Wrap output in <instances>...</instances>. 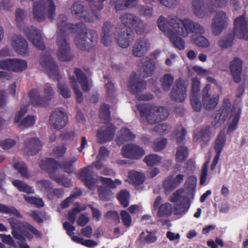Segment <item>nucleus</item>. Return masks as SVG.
<instances>
[{"mask_svg": "<svg viewBox=\"0 0 248 248\" xmlns=\"http://www.w3.org/2000/svg\"><path fill=\"white\" fill-rule=\"evenodd\" d=\"M99 180L103 184L112 189L116 188L118 186L122 184V181L118 179H115L114 180H113L110 178L101 176L99 177Z\"/></svg>", "mask_w": 248, "mask_h": 248, "instance_id": "obj_45", "label": "nucleus"}, {"mask_svg": "<svg viewBox=\"0 0 248 248\" xmlns=\"http://www.w3.org/2000/svg\"><path fill=\"white\" fill-rule=\"evenodd\" d=\"M114 29L116 31L117 27L114 29V26L110 22H105L102 27L101 34V41L105 46H109L112 43V38L115 36Z\"/></svg>", "mask_w": 248, "mask_h": 248, "instance_id": "obj_22", "label": "nucleus"}, {"mask_svg": "<svg viewBox=\"0 0 248 248\" xmlns=\"http://www.w3.org/2000/svg\"><path fill=\"white\" fill-rule=\"evenodd\" d=\"M209 163V161H206L202 167L200 180V184L201 185H204L206 181Z\"/></svg>", "mask_w": 248, "mask_h": 248, "instance_id": "obj_58", "label": "nucleus"}, {"mask_svg": "<svg viewBox=\"0 0 248 248\" xmlns=\"http://www.w3.org/2000/svg\"><path fill=\"white\" fill-rule=\"evenodd\" d=\"M16 143V141L11 139H7L5 140L0 141V146L4 150H7L12 148Z\"/></svg>", "mask_w": 248, "mask_h": 248, "instance_id": "obj_63", "label": "nucleus"}, {"mask_svg": "<svg viewBox=\"0 0 248 248\" xmlns=\"http://www.w3.org/2000/svg\"><path fill=\"white\" fill-rule=\"evenodd\" d=\"M45 96H40V92L38 89H33L29 93L30 102L34 107H46L48 101L52 99L54 93L50 84L46 83L44 88Z\"/></svg>", "mask_w": 248, "mask_h": 248, "instance_id": "obj_8", "label": "nucleus"}, {"mask_svg": "<svg viewBox=\"0 0 248 248\" xmlns=\"http://www.w3.org/2000/svg\"><path fill=\"white\" fill-rule=\"evenodd\" d=\"M226 142V136L225 130H220L217 136L214 144V149L217 154H221Z\"/></svg>", "mask_w": 248, "mask_h": 248, "instance_id": "obj_33", "label": "nucleus"}, {"mask_svg": "<svg viewBox=\"0 0 248 248\" xmlns=\"http://www.w3.org/2000/svg\"><path fill=\"white\" fill-rule=\"evenodd\" d=\"M242 64V60L237 57H235L230 63V70L233 79L236 83H239L241 80Z\"/></svg>", "mask_w": 248, "mask_h": 248, "instance_id": "obj_23", "label": "nucleus"}, {"mask_svg": "<svg viewBox=\"0 0 248 248\" xmlns=\"http://www.w3.org/2000/svg\"><path fill=\"white\" fill-rule=\"evenodd\" d=\"M8 222L11 226L14 238L21 242L25 241L26 238L29 240L32 239L33 235L29 232L38 238H41L42 236L40 231L28 222H20L14 217L8 218Z\"/></svg>", "mask_w": 248, "mask_h": 248, "instance_id": "obj_3", "label": "nucleus"}, {"mask_svg": "<svg viewBox=\"0 0 248 248\" xmlns=\"http://www.w3.org/2000/svg\"><path fill=\"white\" fill-rule=\"evenodd\" d=\"M200 82L198 78L192 79L190 96H200Z\"/></svg>", "mask_w": 248, "mask_h": 248, "instance_id": "obj_55", "label": "nucleus"}, {"mask_svg": "<svg viewBox=\"0 0 248 248\" xmlns=\"http://www.w3.org/2000/svg\"><path fill=\"white\" fill-rule=\"evenodd\" d=\"M79 178L90 189L93 190L95 187L97 180L93 176L92 167L87 166L82 168L78 174Z\"/></svg>", "mask_w": 248, "mask_h": 248, "instance_id": "obj_20", "label": "nucleus"}, {"mask_svg": "<svg viewBox=\"0 0 248 248\" xmlns=\"http://www.w3.org/2000/svg\"><path fill=\"white\" fill-rule=\"evenodd\" d=\"M120 19L123 24L130 28L136 24L139 18L133 14L125 13L120 16Z\"/></svg>", "mask_w": 248, "mask_h": 248, "instance_id": "obj_32", "label": "nucleus"}, {"mask_svg": "<svg viewBox=\"0 0 248 248\" xmlns=\"http://www.w3.org/2000/svg\"><path fill=\"white\" fill-rule=\"evenodd\" d=\"M0 213L14 215L18 218H22V216L19 212L15 207L8 206L0 203Z\"/></svg>", "mask_w": 248, "mask_h": 248, "instance_id": "obj_46", "label": "nucleus"}, {"mask_svg": "<svg viewBox=\"0 0 248 248\" xmlns=\"http://www.w3.org/2000/svg\"><path fill=\"white\" fill-rule=\"evenodd\" d=\"M173 133L177 137L176 140L178 146L176 154V160L177 162H181L186 159L189 154L187 147L183 146L186 131L182 125H180L174 130Z\"/></svg>", "mask_w": 248, "mask_h": 248, "instance_id": "obj_10", "label": "nucleus"}, {"mask_svg": "<svg viewBox=\"0 0 248 248\" xmlns=\"http://www.w3.org/2000/svg\"><path fill=\"white\" fill-rule=\"evenodd\" d=\"M74 73L78 82L80 84L83 91L87 92L89 90L88 78L86 75L78 68L74 69Z\"/></svg>", "mask_w": 248, "mask_h": 248, "instance_id": "obj_31", "label": "nucleus"}, {"mask_svg": "<svg viewBox=\"0 0 248 248\" xmlns=\"http://www.w3.org/2000/svg\"><path fill=\"white\" fill-rule=\"evenodd\" d=\"M24 31L27 38L34 46L42 51L46 49L41 33L39 30L31 26L25 28Z\"/></svg>", "mask_w": 248, "mask_h": 248, "instance_id": "obj_12", "label": "nucleus"}, {"mask_svg": "<svg viewBox=\"0 0 248 248\" xmlns=\"http://www.w3.org/2000/svg\"><path fill=\"white\" fill-rule=\"evenodd\" d=\"M211 138V131L210 126H207L202 129L198 133L193 135V139L197 141L201 140L203 142L206 143Z\"/></svg>", "mask_w": 248, "mask_h": 248, "instance_id": "obj_34", "label": "nucleus"}, {"mask_svg": "<svg viewBox=\"0 0 248 248\" xmlns=\"http://www.w3.org/2000/svg\"><path fill=\"white\" fill-rule=\"evenodd\" d=\"M57 87L60 94L64 98H67L70 97L71 92L67 86L65 84L60 83L58 81Z\"/></svg>", "mask_w": 248, "mask_h": 248, "instance_id": "obj_53", "label": "nucleus"}, {"mask_svg": "<svg viewBox=\"0 0 248 248\" xmlns=\"http://www.w3.org/2000/svg\"><path fill=\"white\" fill-rule=\"evenodd\" d=\"M159 29L170 38L173 46L180 50L185 48L184 40L177 34L186 37L190 33L202 34L205 30L199 23L189 18L179 19L177 16L170 15L166 21L165 18L160 16L157 22Z\"/></svg>", "mask_w": 248, "mask_h": 248, "instance_id": "obj_2", "label": "nucleus"}, {"mask_svg": "<svg viewBox=\"0 0 248 248\" xmlns=\"http://www.w3.org/2000/svg\"><path fill=\"white\" fill-rule=\"evenodd\" d=\"M55 10L56 6L53 0H39L34 1L32 6L33 17L38 21L45 20L46 16L53 20Z\"/></svg>", "mask_w": 248, "mask_h": 248, "instance_id": "obj_6", "label": "nucleus"}, {"mask_svg": "<svg viewBox=\"0 0 248 248\" xmlns=\"http://www.w3.org/2000/svg\"><path fill=\"white\" fill-rule=\"evenodd\" d=\"M146 82L138 78L136 73L129 79L128 84L129 90L139 100L148 101L154 98V96L151 93L140 94V93L146 89Z\"/></svg>", "mask_w": 248, "mask_h": 248, "instance_id": "obj_9", "label": "nucleus"}, {"mask_svg": "<svg viewBox=\"0 0 248 248\" xmlns=\"http://www.w3.org/2000/svg\"><path fill=\"white\" fill-rule=\"evenodd\" d=\"M77 160V158H73L69 161L63 160L60 164L54 158H46L40 162L39 166L47 173L54 172L56 170L60 168L64 171L71 173L74 170L73 164Z\"/></svg>", "mask_w": 248, "mask_h": 248, "instance_id": "obj_7", "label": "nucleus"}, {"mask_svg": "<svg viewBox=\"0 0 248 248\" xmlns=\"http://www.w3.org/2000/svg\"><path fill=\"white\" fill-rule=\"evenodd\" d=\"M10 70L14 72H22L27 68V62L26 61L11 59Z\"/></svg>", "mask_w": 248, "mask_h": 248, "instance_id": "obj_35", "label": "nucleus"}, {"mask_svg": "<svg viewBox=\"0 0 248 248\" xmlns=\"http://www.w3.org/2000/svg\"><path fill=\"white\" fill-rule=\"evenodd\" d=\"M99 117L104 121L105 124L109 123L111 120L110 117V106L108 104L103 103L99 109Z\"/></svg>", "mask_w": 248, "mask_h": 248, "instance_id": "obj_36", "label": "nucleus"}, {"mask_svg": "<svg viewBox=\"0 0 248 248\" xmlns=\"http://www.w3.org/2000/svg\"><path fill=\"white\" fill-rule=\"evenodd\" d=\"M161 158L156 154H150L146 155L143 160L148 166H153L158 165L160 162Z\"/></svg>", "mask_w": 248, "mask_h": 248, "instance_id": "obj_49", "label": "nucleus"}, {"mask_svg": "<svg viewBox=\"0 0 248 248\" xmlns=\"http://www.w3.org/2000/svg\"><path fill=\"white\" fill-rule=\"evenodd\" d=\"M68 116L65 112L59 109L53 111L49 118L50 124L55 129H61L66 124Z\"/></svg>", "mask_w": 248, "mask_h": 248, "instance_id": "obj_15", "label": "nucleus"}, {"mask_svg": "<svg viewBox=\"0 0 248 248\" xmlns=\"http://www.w3.org/2000/svg\"><path fill=\"white\" fill-rule=\"evenodd\" d=\"M150 43L147 39L140 38L137 40L133 46L132 54L136 57H141L147 52Z\"/></svg>", "mask_w": 248, "mask_h": 248, "instance_id": "obj_24", "label": "nucleus"}, {"mask_svg": "<svg viewBox=\"0 0 248 248\" xmlns=\"http://www.w3.org/2000/svg\"><path fill=\"white\" fill-rule=\"evenodd\" d=\"M117 198L121 204L124 207H127L129 205L130 198L129 192L125 189L121 190L117 194Z\"/></svg>", "mask_w": 248, "mask_h": 248, "instance_id": "obj_43", "label": "nucleus"}, {"mask_svg": "<svg viewBox=\"0 0 248 248\" xmlns=\"http://www.w3.org/2000/svg\"><path fill=\"white\" fill-rule=\"evenodd\" d=\"M84 210H85V208H82L80 206L73 208L71 210L69 211L68 212V220L72 223H74L76 220L77 215Z\"/></svg>", "mask_w": 248, "mask_h": 248, "instance_id": "obj_51", "label": "nucleus"}, {"mask_svg": "<svg viewBox=\"0 0 248 248\" xmlns=\"http://www.w3.org/2000/svg\"><path fill=\"white\" fill-rule=\"evenodd\" d=\"M121 217L124 225L125 227H129L132 222V218L130 214L125 210L121 212Z\"/></svg>", "mask_w": 248, "mask_h": 248, "instance_id": "obj_60", "label": "nucleus"}, {"mask_svg": "<svg viewBox=\"0 0 248 248\" xmlns=\"http://www.w3.org/2000/svg\"><path fill=\"white\" fill-rule=\"evenodd\" d=\"M122 153L124 157L139 159L141 158L145 153L144 149L140 146L134 144H128L122 147Z\"/></svg>", "mask_w": 248, "mask_h": 248, "instance_id": "obj_18", "label": "nucleus"}, {"mask_svg": "<svg viewBox=\"0 0 248 248\" xmlns=\"http://www.w3.org/2000/svg\"><path fill=\"white\" fill-rule=\"evenodd\" d=\"M162 88L163 91H169L173 82L174 77L170 74H166L160 79Z\"/></svg>", "mask_w": 248, "mask_h": 248, "instance_id": "obj_38", "label": "nucleus"}, {"mask_svg": "<svg viewBox=\"0 0 248 248\" xmlns=\"http://www.w3.org/2000/svg\"><path fill=\"white\" fill-rule=\"evenodd\" d=\"M231 104L228 98L224 99L222 107L217 110L214 116L215 123L213 124L215 127H219L227 119L230 111Z\"/></svg>", "mask_w": 248, "mask_h": 248, "instance_id": "obj_17", "label": "nucleus"}, {"mask_svg": "<svg viewBox=\"0 0 248 248\" xmlns=\"http://www.w3.org/2000/svg\"><path fill=\"white\" fill-rule=\"evenodd\" d=\"M69 82L71 84V88L74 91L77 102L78 103H81L83 100V94L80 91L78 85L74 76L70 77Z\"/></svg>", "mask_w": 248, "mask_h": 248, "instance_id": "obj_39", "label": "nucleus"}, {"mask_svg": "<svg viewBox=\"0 0 248 248\" xmlns=\"http://www.w3.org/2000/svg\"><path fill=\"white\" fill-rule=\"evenodd\" d=\"M121 134L117 139V142L123 143L135 139V135L127 127H123L121 130Z\"/></svg>", "mask_w": 248, "mask_h": 248, "instance_id": "obj_37", "label": "nucleus"}, {"mask_svg": "<svg viewBox=\"0 0 248 248\" xmlns=\"http://www.w3.org/2000/svg\"><path fill=\"white\" fill-rule=\"evenodd\" d=\"M169 125L166 124H159L155 127V131L160 135H165L169 132Z\"/></svg>", "mask_w": 248, "mask_h": 248, "instance_id": "obj_62", "label": "nucleus"}, {"mask_svg": "<svg viewBox=\"0 0 248 248\" xmlns=\"http://www.w3.org/2000/svg\"><path fill=\"white\" fill-rule=\"evenodd\" d=\"M233 34H228L222 37L218 42L222 49L231 47L233 44L234 36L237 38L248 41V24L244 15L237 17L234 21Z\"/></svg>", "mask_w": 248, "mask_h": 248, "instance_id": "obj_4", "label": "nucleus"}, {"mask_svg": "<svg viewBox=\"0 0 248 248\" xmlns=\"http://www.w3.org/2000/svg\"><path fill=\"white\" fill-rule=\"evenodd\" d=\"M139 11L141 15L151 16L153 15L154 10L152 7L142 5L139 7Z\"/></svg>", "mask_w": 248, "mask_h": 248, "instance_id": "obj_64", "label": "nucleus"}, {"mask_svg": "<svg viewBox=\"0 0 248 248\" xmlns=\"http://www.w3.org/2000/svg\"><path fill=\"white\" fill-rule=\"evenodd\" d=\"M40 64L46 69L49 77L58 76L59 72L58 66L52 59L50 54L47 52H46L41 56Z\"/></svg>", "mask_w": 248, "mask_h": 248, "instance_id": "obj_19", "label": "nucleus"}, {"mask_svg": "<svg viewBox=\"0 0 248 248\" xmlns=\"http://www.w3.org/2000/svg\"><path fill=\"white\" fill-rule=\"evenodd\" d=\"M135 38L134 32L130 29H126L123 31L119 33L115 37L118 44L123 48L128 47Z\"/></svg>", "mask_w": 248, "mask_h": 248, "instance_id": "obj_25", "label": "nucleus"}, {"mask_svg": "<svg viewBox=\"0 0 248 248\" xmlns=\"http://www.w3.org/2000/svg\"><path fill=\"white\" fill-rule=\"evenodd\" d=\"M141 117L146 116L148 123L151 124L165 120L169 115L168 110L164 107L155 106L149 103L137 105Z\"/></svg>", "mask_w": 248, "mask_h": 248, "instance_id": "obj_5", "label": "nucleus"}, {"mask_svg": "<svg viewBox=\"0 0 248 248\" xmlns=\"http://www.w3.org/2000/svg\"><path fill=\"white\" fill-rule=\"evenodd\" d=\"M192 38L195 44L198 46L206 48L209 46L210 43L208 40L202 35L197 36L193 35Z\"/></svg>", "mask_w": 248, "mask_h": 248, "instance_id": "obj_50", "label": "nucleus"}, {"mask_svg": "<svg viewBox=\"0 0 248 248\" xmlns=\"http://www.w3.org/2000/svg\"><path fill=\"white\" fill-rule=\"evenodd\" d=\"M15 169L18 170L22 176H28V171L26 164L23 162H17L14 165Z\"/></svg>", "mask_w": 248, "mask_h": 248, "instance_id": "obj_56", "label": "nucleus"}, {"mask_svg": "<svg viewBox=\"0 0 248 248\" xmlns=\"http://www.w3.org/2000/svg\"><path fill=\"white\" fill-rule=\"evenodd\" d=\"M98 196L100 200L108 201L110 200L112 191L106 187L100 186L97 189Z\"/></svg>", "mask_w": 248, "mask_h": 248, "instance_id": "obj_48", "label": "nucleus"}, {"mask_svg": "<svg viewBox=\"0 0 248 248\" xmlns=\"http://www.w3.org/2000/svg\"><path fill=\"white\" fill-rule=\"evenodd\" d=\"M167 140L166 139H162L155 141L153 143L154 150L156 151H160L164 149L166 146Z\"/></svg>", "mask_w": 248, "mask_h": 248, "instance_id": "obj_61", "label": "nucleus"}, {"mask_svg": "<svg viewBox=\"0 0 248 248\" xmlns=\"http://www.w3.org/2000/svg\"><path fill=\"white\" fill-rule=\"evenodd\" d=\"M12 45L15 51L18 54H25L28 51V45L23 37H17L13 42Z\"/></svg>", "mask_w": 248, "mask_h": 248, "instance_id": "obj_30", "label": "nucleus"}, {"mask_svg": "<svg viewBox=\"0 0 248 248\" xmlns=\"http://www.w3.org/2000/svg\"><path fill=\"white\" fill-rule=\"evenodd\" d=\"M129 179L133 184L140 185L144 182L145 176L140 172L132 170L129 172Z\"/></svg>", "mask_w": 248, "mask_h": 248, "instance_id": "obj_42", "label": "nucleus"}, {"mask_svg": "<svg viewBox=\"0 0 248 248\" xmlns=\"http://www.w3.org/2000/svg\"><path fill=\"white\" fill-rule=\"evenodd\" d=\"M71 13L79 19H83L86 22H93L95 16L93 10L90 13L85 9L82 2L78 1L74 3L71 8Z\"/></svg>", "mask_w": 248, "mask_h": 248, "instance_id": "obj_14", "label": "nucleus"}, {"mask_svg": "<svg viewBox=\"0 0 248 248\" xmlns=\"http://www.w3.org/2000/svg\"><path fill=\"white\" fill-rule=\"evenodd\" d=\"M227 24V17L225 12L218 11L212 21V28L213 34L216 36L220 34L226 28Z\"/></svg>", "mask_w": 248, "mask_h": 248, "instance_id": "obj_16", "label": "nucleus"}, {"mask_svg": "<svg viewBox=\"0 0 248 248\" xmlns=\"http://www.w3.org/2000/svg\"><path fill=\"white\" fill-rule=\"evenodd\" d=\"M116 128L113 125L104 126L98 129L96 137L99 143H104L112 140L114 137Z\"/></svg>", "mask_w": 248, "mask_h": 248, "instance_id": "obj_21", "label": "nucleus"}, {"mask_svg": "<svg viewBox=\"0 0 248 248\" xmlns=\"http://www.w3.org/2000/svg\"><path fill=\"white\" fill-rule=\"evenodd\" d=\"M192 6L195 15L201 18L208 12L213 13L216 7L212 0H193Z\"/></svg>", "mask_w": 248, "mask_h": 248, "instance_id": "obj_11", "label": "nucleus"}, {"mask_svg": "<svg viewBox=\"0 0 248 248\" xmlns=\"http://www.w3.org/2000/svg\"><path fill=\"white\" fill-rule=\"evenodd\" d=\"M158 209L157 214L159 217H163L166 216H169L171 215V204L167 202L162 204Z\"/></svg>", "mask_w": 248, "mask_h": 248, "instance_id": "obj_47", "label": "nucleus"}, {"mask_svg": "<svg viewBox=\"0 0 248 248\" xmlns=\"http://www.w3.org/2000/svg\"><path fill=\"white\" fill-rule=\"evenodd\" d=\"M149 234L144 236L145 232H142L139 236L138 241L142 244H151L156 242L157 237L153 234L152 232L147 231Z\"/></svg>", "mask_w": 248, "mask_h": 248, "instance_id": "obj_44", "label": "nucleus"}, {"mask_svg": "<svg viewBox=\"0 0 248 248\" xmlns=\"http://www.w3.org/2000/svg\"><path fill=\"white\" fill-rule=\"evenodd\" d=\"M50 178L56 183L62 185L65 187H69L71 186V180L64 175L57 176L54 172L48 173Z\"/></svg>", "mask_w": 248, "mask_h": 248, "instance_id": "obj_40", "label": "nucleus"}, {"mask_svg": "<svg viewBox=\"0 0 248 248\" xmlns=\"http://www.w3.org/2000/svg\"><path fill=\"white\" fill-rule=\"evenodd\" d=\"M57 44L59 46L57 56L61 61H70L73 58L66 39V35L68 31L71 33H77L75 43L77 47L81 50L89 51L96 43L97 32L94 30H87L85 25L82 22L76 24L68 23L66 16L63 14H61L57 19Z\"/></svg>", "mask_w": 248, "mask_h": 248, "instance_id": "obj_1", "label": "nucleus"}, {"mask_svg": "<svg viewBox=\"0 0 248 248\" xmlns=\"http://www.w3.org/2000/svg\"><path fill=\"white\" fill-rule=\"evenodd\" d=\"M190 103L195 111L199 112L201 110L202 104L200 101V96H190Z\"/></svg>", "mask_w": 248, "mask_h": 248, "instance_id": "obj_52", "label": "nucleus"}, {"mask_svg": "<svg viewBox=\"0 0 248 248\" xmlns=\"http://www.w3.org/2000/svg\"><path fill=\"white\" fill-rule=\"evenodd\" d=\"M24 198L27 202L33 204L37 207H42L44 206V203L41 198L30 197L27 195H24Z\"/></svg>", "mask_w": 248, "mask_h": 248, "instance_id": "obj_54", "label": "nucleus"}, {"mask_svg": "<svg viewBox=\"0 0 248 248\" xmlns=\"http://www.w3.org/2000/svg\"><path fill=\"white\" fill-rule=\"evenodd\" d=\"M184 175L179 174L174 178L172 175L169 176L164 182V187L166 191H171L175 189L183 181Z\"/></svg>", "mask_w": 248, "mask_h": 248, "instance_id": "obj_28", "label": "nucleus"}, {"mask_svg": "<svg viewBox=\"0 0 248 248\" xmlns=\"http://www.w3.org/2000/svg\"><path fill=\"white\" fill-rule=\"evenodd\" d=\"M202 101L203 106L206 110H211L215 108L218 103L219 95L210 94H202Z\"/></svg>", "mask_w": 248, "mask_h": 248, "instance_id": "obj_29", "label": "nucleus"}, {"mask_svg": "<svg viewBox=\"0 0 248 248\" xmlns=\"http://www.w3.org/2000/svg\"><path fill=\"white\" fill-rule=\"evenodd\" d=\"M35 123V118L33 116L28 115L25 117L22 121H20L19 125L23 126L24 127L28 128L33 126Z\"/></svg>", "mask_w": 248, "mask_h": 248, "instance_id": "obj_59", "label": "nucleus"}, {"mask_svg": "<svg viewBox=\"0 0 248 248\" xmlns=\"http://www.w3.org/2000/svg\"><path fill=\"white\" fill-rule=\"evenodd\" d=\"M37 184L39 187L44 189L47 193H50L52 190L51 182L48 180H41L38 181Z\"/></svg>", "mask_w": 248, "mask_h": 248, "instance_id": "obj_57", "label": "nucleus"}, {"mask_svg": "<svg viewBox=\"0 0 248 248\" xmlns=\"http://www.w3.org/2000/svg\"><path fill=\"white\" fill-rule=\"evenodd\" d=\"M24 145L27 153L33 155L41 150L42 144L38 138H31L25 140Z\"/></svg>", "mask_w": 248, "mask_h": 248, "instance_id": "obj_26", "label": "nucleus"}, {"mask_svg": "<svg viewBox=\"0 0 248 248\" xmlns=\"http://www.w3.org/2000/svg\"><path fill=\"white\" fill-rule=\"evenodd\" d=\"M12 184L21 192L28 194L34 193V190L32 187L22 181L14 180L12 181Z\"/></svg>", "mask_w": 248, "mask_h": 248, "instance_id": "obj_41", "label": "nucleus"}, {"mask_svg": "<svg viewBox=\"0 0 248 248\" xmlns=\"http://www.w3.org/2000/svg\"><path fill=\"white\" fill-rule=\"evenodd\" d=\"M155 69V62L150 58H146L140 67V74L143 78L151 76Z\"/></svg>", "mask_w": 248, "mask_h": 248, "instance_id": "obj_27", "label": "nucleus"}, {"mask_svg": "<svg viewBox=\"0 0 248 248\" xmlns=\"http://www.w3.org/2000/svg\"><path fill=\"white\" fill-rule=\"evenodd\" d=\"M186 88L183 79L181 78L177 79L170 93V97L172 100L177 102H183L186 97Z\"/></svg>", "mask_w": 248, "mask_h": 248, "instance_id": "obj_13", "label": "nucleus"}]
</instances>
